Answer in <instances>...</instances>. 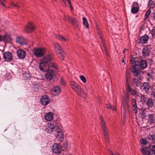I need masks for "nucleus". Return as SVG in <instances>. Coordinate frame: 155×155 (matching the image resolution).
I'll return each mask as SVG.
<instances>
[{
    "label": "nucleus",
    "instance_id": "4d7b16f0",
    "mask_svg": "<svg viewBox=\"0 0 155 155\" xmlns=\"http://www.w3.org/2000/svg\"><path fill=\"white\" fill-rule=\"evenodd\" d=\"M105 54H106V55L107 56H108V52L107 51L106 49H105Z\"/></svg>",
    "mask_w": 155,
    "mask_h": 155
},
{
    "label": "nucleus",
    "instance_id": "7ed1b4c3",
    "mask_svg": "<svg viewBox=\"0 0 155 155\" xmlns=\"http://www.w3.org/2000/svg\"><path fill=\"white\" fill-rule=\"evenodd\" d=\"M54 47L57 53L60 55L59 57L61 60H63L66 56V54L64 51H62L61 48L59 44L58 43H54Z\"/></svg>",
    "mask_w": 155,
    "mask_h": 155
},
{
    "label": "nucleus",
    "instance_id": "20e7f679",
    "mask_svg": "<svg viewBox=\"0 0 155 155\" xmlns=\"http://www.w3.org/2000/svg\"><path fill=\"white\" fill-rule=\"evenodd\" d=\"M46 50L45 48H35L33 50L34 54L37 58L42 56L45 53Z\"/></svg>",
    "mask_w": 155,
    "mask_h": 155
},
{
    "label": "nucleus",
    "instance_id": "cd10ccee",
    "mask_svg": "<svg viewBox=\"0 0 155 155\" xmlns=\"http://www.w3.org/2000/svg\"><path fill=\"white\" fill-rule=\"evenodd\" d=\"M132 105L133 107L134 108L133 110V111L135 113H137V105L136 103V101L135 99H133L132 101Z\"/></svg>",
    "mask_w": 155,
    "mask_h": 155
},
{
    "label": "nucleus",
    "instance_id": "680f3d73",
    "mask_svg": "<svg viewBox=\"0 0 155 155\" xmlns=\"http://www.w3.org/2000/svg\"><path fill=\"white\" fill-rule=\"evenodd\" d=\"M62 84H63V85H64V84H65V82H64L63 81V82L62 83Z\"/></svg>",
    "mask_w": 155,
    "mask_h": 155
},
{
    "label": "nucleus",
    "instance_id": "412c9836",
    "mask_svg": "<svg viewBox=\"0 0 155 155\" xmlns=\"http://www.w3.org/2000/svg\"><path fill=\"white\" fill-rule=\"evenodd\" d=\"M141 80L138 78H134L133 79L132 84L133 85L139 87L141 84Z\"/></svg>",
    "mask_w": 155,
    "mask_h": 155
},
{
    "label": "nucleus",
    "instance_id": "473e14b6",
    "mask_svg": "<svg viewBox=\"0 0 155 155\" xmlns=\"http://www.w3.org/2000/svg\"><path fill=\"white\" fill-rule=\"evenodd\" d=\"M140 7L138 3L137 2H134L132 6L131 10H139Z\"/></svg>",
    "mask_w": 155,
    "mask_h": 155
},
{
    "label": "nucleus",
    "instance_id": "9d476101",
    "mask_svg": "<svg viewBox=\"0 0 155 155\" xmlns=\"http://www.w3.org/2000/svg\"><path fill=\"white\" fill-rule=\"evenodd\" d=\"M52 92L54 96H56L59 95L61 92V88L59 86H54L52 89Z\"/></svg>",
    "mask_w": 155,
    "mask_h": 155
},
{
    "label": "nucleus",
    "instance_id": "6e6d98bb",
    "mask_svg": "<svg viewBox=\"0 0 155 155\" xmlns=\"http://www.w3.org/2000/svg\"><path fill=\"white\" fill-rule=\"evenodd\" d=\"M28 74V76L25 78V79L30 80V77L29 75H30Z\"/></svg>",
    "mask_w": 155,
    "mask_h": 155
},
{
    "label": "nucleus",
    "instance_id": "864d4df0",
    "mask_svg": "<svg viewBox=\"0 0 155 155\" xmlns=\"http://www.w3.org/2000/svg\"><path fill=\"white\" fill-rule=\"evenodd\" d=\"M138 12V10H131V12L134 14L137 13Z\"/></svg>",
    "mask_w": 155,
    "mask_h": 155
},
{
    "label": "nucleus",
    "instance_id": "13d9d810",
    "mask_svg": "<svg viewBox=\"0 0 155 155\" xmlns=\"http://www.w3.org/2000/svg\"><path fill=\"white\" fill-rule=\"evenodd\" d=\"M2 41V38L1 36L0 35V41Z\"/></svg>",
    "mask_w": 155,
    "mask_h": 155
},
{
    "label": "nucleus",
    "instance_id": "1a4fd4ad",
    "mask_svg": "<svg viewBox=\"0 0 155 155\" xmlns=\"http://www.w3.org/2000/svg\"><path fill=\"white\" fill-rule=\"evenodd\" d=\"M45 127L46 131L50 134L51 133L54 131L55 128L54 124L51 123L47 124Z\"/></svg>",
    "mask_w": 155,
    "mask_h": 155
},
{
    "label": "nucleus",
    "instance_id": "9b49d317",
    "mask_svg": "<svg viewBox=\"0 0 155 155\" xmlns=\"http://www.w3.org/2000/svg\"><path fill=\"white\" fill-rule=\"evenodd\" d=\"M13 57L12 53L8 51H6L3 54V58L6 61L10 62L12 59Z\"/></svg>",
    "mask_w": 155,
    "mask_h": 155
},
{
    "label": "nucleus",
    "instance_id": "de8ad7c7",
    "mask_svg": "<svg viewBox=\"0 0 155 155\" xmlns=\"http://www.w3.org/2000/svg\"><path fill=\"white\" fill-rule=\"evenodd\" d=\"M67 1L68 2L70 5V8H71V10H73V7L71 5V1L70 0H67Z\"/></svg>",
    "mask_w": 155,
    "mask_h": 155
},
{
    "label": "nucleus",
    "instance_id": "e2e57ef3",
    "mask_svg": "<svg viewBox=\"0 0 155 155\" xmlns=\"http://www.w3.org/2000/svg\"><path fill=\"white\" fill-rule=\"evenodd\" d=\"M122 62H124V60H122Z\"/></svg>",
    "mask_w": 155,
    "mask_h": 155
},
{
    "label": "nucleus",
    "instance_id": "f8f14e48",
    "mask_svg": "<svg viewBox=\"0 0 155 155\" xmlns=\"http://www.w3.org/2000/svg\"><path fill=\"white\" fill-rule=\"evenodd\" d=\"M152 87L150 85V83L147 82L143 83L140 87V89L141 90L146 92L148 91Z\"/></svg>",
    "mask_w": 155,
    "mask_h": 155
},
{
    "label": "nucleus",
    "instance_id": "0eeeda50",
    "mask_svg": "<svg viewBox=\"0 0 155 155\" xmlns=\"http://www.w3.org/2000/svg\"><path fill=\"white\" fill-rule=\"evenodd\" d=\"M137 65L135 64L134 65H133L131 67V72L136 76H138V75L142 74H143V72L139 68H137Z\"/></svg>",
    "mask_w": 155,
    "mask_h": 155
},
{
    "label": "nucleus",
    "instance_id": "2eb2a0df",
    "mask_svg": "<svg viewBox=\"0 0 155 155\" xmlns=\"http://www.w3.org/2000/svg\"><path fill=\"white\" fill-rule=\"evenodd\" d=\"M54 75V73L53 71L51 70H49L47 71L45 77L47 80L50 81L52 79Z\"/></svg>",
    "mask_w": 155,
    "mask_h": 155
},
{
    "label": "nucleus",
    "instance_id": "09e8293b",
    "mask_svg": "<svg viewBox=\"0 0 155 155\" xmlns=\"http://www.w3.org/2000/svg\"><path fill=\"white\" fill-rule=\"evenodd\" d=\"M67 1L68 2L70 5V8H71V10H73V7L71 5V1L70 0H67Z\"/></svg>",
    "mask_w": 155,
    "mask_h": 155
},
{
    "label": "nucleus",
    "instance_id": "c85d7f7f",
    "mask_svg": "<svg viewBox=\"0 0 155 155\" xmlns=\"http://www.w3.org/2000/svg\"><path fill=\"white\" fill-rule=\"evenodd\" d=\"M150 50L147 47H145L143 48L142 53L143 56L146 57L148 56L149 54Z\"/></svg>",
    "mask_w": 155,
    "mask_h": 155
},
{
    "label": "nucleus",
    "instance_id": "bf43d9fd",
    "mask_svg": "<svg viewBox=\"0 0 155 155\" xmlns=\"http://www.w3.org/2000/svg\"><path fill=\"white\" fill-rule=\"evenodd\" d=\"M127 50V49H124L123 50V53H124L125 52V51H126Z\"/></svg>",
    "mask_w": 155,
    "mask_h": 155
},
{
    "label": "nucleus",
    "instance_id": "f3484780",
    "mask_svg": "<svg viewBox=\"0 0 155 155\" xmlns=\"http://www.w3.org/2000/svg\"><path fill=\"white\" fill-rule=\"evenodd\" d=\"M122 105L123 108V111L124 117H125L126 116L125 114L127 112V110L129 109V106L128 103L127 101H123L122 103Z\"/></svg>",
    "mask_w": 155,
    "mask_h": 155
},
{
    "label": "nucleus",
    "instance_id": "ddd939ff",
    "mask_svg": "<svg viewBox=\"0 0 155 155\" xmlns=\"http://www.w3.org/2000/svg\"><path fill=\"white\" fill-rule=\"evenodd\" d=\"M65 20L71 22L75 27H78V21L74 18H72L69 16L65 17Z\"/></svg>",
    "mask_w": 155,
    "mask_h": 155
},
{
    "label": "nucleus",
    "instance_id": "b1692460",
    "mask_svg": "<svg viewBox=\"0 0 155 155\" xmlns=\"http://www.w3.org/2000/svg\"><path fill=\"white\" fill-rule=\"evenodd\" d=\"M73 89L76 92L78 95H80L82 93L81 87L78 84L76 85Z\"/></svg>",
    "mask_w": 155,
    "mask_h": 155
},
{
    "label": "nucleus",
    "instance_id": "6e6552de",
    "mask_svg": "<svg viewBox=\"0 0 155 155\" xmlns=\"http://www.w3.org/2000/svg\"><path fill=\"white\" fill-rule=\"evenodd\" d=\"M101 123L102 126V130L103 131L105 139L106 140L108 139V136L107 135V131L106 128V126L105 123L103 120V119L101 116L100 117Z\"/></svg>",
    "mask_w": 155,
    "mask_h": 155
},
{
    "label": "nucleus",
    "instance_id": "4be33fe9",
    "mask_svg": "<svg viewBox=\"0 0 155 155\" xmlns=\"http://www.w3.org/2000/svg\"><path fill=\"white\" fill-rule=\"evenodd\" d=\"M141 152L143 155H150L149 148L146 147H144L142 148Z\"/></svg>",
    "mask_w": 155,
    "mask_h": 155
},
{
    "label": "nucleus",
    "instance_id": "8fccbe9b",
    "mask_svg": "<svg viewBox=\"0 0 155 155\" xmlns=\"http://www.w3.org/2000/svg\"><path fill=\"white\" fill-rule=\"evenodd\" d=\"M151 94L152 96L155 98V89L152 91Z\"/></svg>",
    "mask_w": 155,
    "mask_h": 155
},
{
    "label": "nucleus",
    "instance_id": "2f4dec72",
    "mask_svg": "<svg viewBox=\"0 0 155 155\" xmlns=\"http://www.w3.org/2000/svg\"><path fill=\"white\" fill-rule=\"evenodd\" d=\"M148 122L152 124L155 122V119L153 114H150L148 116Z\"/></svg>",
    "mask_w": 155,
    "mask_h": 155
},
{
    "label": "nucleus",
    "instance_id": "5701e85b",
    "mask_svg": "<svg viewBox=\"0 0 155 155\" xmlns=\"http://www.w3.org/2000/svg\"><path fill=\"white\" fill-rule=\"evenodd\" d=\"M16 42L17 43H18L20 45H23L26 44V42L25 40L22 37H19L16 38Z\"/></svg>",
    "mask_w": 155,
    "mask_h": 155
},
{
    "label": "nucleus",
    "instance_id": "39448f33",
    "mask_svg": "<svg viewBox=\"0 0 155 155\" xmlns=\"http://www.w3.org/2000/svg\"><path fill=\"white\" fill-rule=\"evenodd\" d=\"M55 132L56 133L55 136L59 141H62L64 139V136L62 130L58 126H55Z\"/></svg>",
    "mask_w": 155,
    "mask_h": 155
},
{
    "label": "nucleus",
    "instance_id": "aec40b11",
    "mask_svg": "<svg viewBox=\"0 0 155 155\" xmlns=\"http://www.w3.org/2000/svg\"><path fill=\"white\" fill-rule=\"evenodd\" d=\"M52 59V58L51 56L49 55H46L42 58L41 61L44 63L49 64L50 62H51V60Z\"/></svg>",
    "mask_w": 155,
    "mask_h": 155
},
{
    "label": "nucleus",
    "instance_id": "603ef678",
    "mask_svg": "<svg viewBox=\"0 0 155 155\" xmlns=\"http://www.w3.org/2000/svg\"><path fill=\"white\" fill-rule=\"evenodd\" d=\"M110 110H116V107L114 106H111V107Z\"/></svg>",
    "mask_w": 155,
    "mask_h": 155
},
{
    "label": "nucleus",
    "instance_id": "49530a36",
    "mask_svg": "<svg viewBox=\"0 0 155 155\" xmlns=\"http://www.w3.org/2000/svg\"><path fill=\"white\" fill-rule=\"evenodd\" d=\"M111 106L112 105L110 104H107L106 105V107L107 109H110Z\"/></svg>",
    "mask_w": 155,
    "mask_h": 155
},
{
    "label": "nucleus",
    "instance_id": "f03ea898",
    "mask_svg": "<svg viewBox=\"0 0 155 155\" xmlns=\"http://www.w3.org/2000/svg\"><path fill=\"white\" fill-rule=\"evenodd\" d=\"M40 63L39 65V68L40 70L43 71H46L48 68H51L54 70L55 72H58L57 65L53 62H50L49 64L44 63L40 61Z\"/></svg>",
    "mask_w": 155,
    "mask_h": 155
},
{
    "label": "nucleus",
    "instance_id": "58836bf2",
    "mask_svg": "<svg viewBox=\"0 0 155 155\" xmlns=\"http://www.w3.org/2000/svg\"><path fill=\"white\" fill-rule=\"evenodd\" d=\"M150 13L151 10H147L145 15V18L144 20H146L148 17Z\"/></svg>",
    "mask_w": 155,
    "mask_h": 155
},
{
    "label": "nucleus",
    "instance_id": "c9c22d12",
    "mask_svg": "<svg viewBox=\"0 0 155 155\" xmlns=\"http://www.w3.org/2000/svg\"><path fill=\"white\" fill-rule=\"evenodd\" d=\"M77 84L74 81H71L70 82V85L72 89H74Z\"/></svg>",
    "mask_w": 155,
    "mask_h": 155
},
{
    "label": "nucleus",
    "instance_id": "f257e3e1",
    "mask_svg": "<svg viewBox=\"0 0 155 155\" xmlns=\"http://www.w3.org/2000/svg\"><path fill=\"white\" fill-rule=\"evenodd\" d=\"M142 57L139 56V57L133 58V55L130 56V63L131 64H134L138 66L139 65L140 68L142 69H144L147 66V63L145 60H142Z\"/></svg>",
    "mask_w": 155,
    "mask_h": 155
},
{
    "label": "nucleus",
    "instance_id": "c756f323",
    "mask_svg": "<svg viewBox=\"0 0 155 155\" xmlns=\"http://www.w3.org/2000/svg\"><path fill=\"white\" fill-rule=\"evenodd\" d=\"M55 37L63 41H66L68 40V38H66L64 37L61 35H55Z\"/></svg>",
    "mask_w": 155,
    "mask_h": 155
},
{
    "label": "nucleus",
    "instance_id": "a19ab883",
    "mask_svg": "<svg viewBox=\"0 0 155 155\" xmlns=\"http://www.w3.org/2000/svg\"><path fill=\"white\" fill-rule=\"evenodd\" d=\"M130 72L129 71L127 70L126 71V77H127V78H126V80L127 81L128 80H129V75L130 74Z\"/></svg>",
    "mask_w": 155,
    "mask_h": 155
},
{
    "label": "nucleus",
    "instance_id": "ea45409f",
    "mask_svg": "<svg viewBox=\"0 0 155 155\" xmlns=\"http://www.w3.org/2000/svg\"><path fill=\"white\" fill-rule=\"evenodd\" d=\"M141 143L142 144L146 145L147 144V141L144 139H141L140 140Z\"/></svg>",
    "mask_w": 155,
    "mask_h": 155
},
{
    "label": "nucleus",
    "instance_id": "0e129e2a",
    "mask_svg": "<svg viewBox=\"0 0 155 155\" xmlns=\"http://www.w3.org/2000/svg\"><path fill=\"white\" fill-rule=\"evenodd\" d=\"M62 155H66V154H64H64H62Z\"/></svg>",
    "mask_w": 155,
    "mask_h": 155
},
{
    "label": "nucleus",
    "instance_id": "dca6fc26",
    "mask_svg": "<svg viewBox=\"0 0 155 155\" xmlns=\"http://www.w3.org/2000/svg\"><path fill=\"white\" fill-rule=\"evenodd\" d=\"M49 101V98L47 95L43 96L40 99V101L41 104L44 105H48Z\"/></svg>",
    "mask_w": 155,
    "mask_h": 155
},
{
    "label": "nucleus",
    "instance_id": "c03bdc74",
    "mask_svg": "<svg viewBox=\"0 0 155 155\" xmlns=\"http://www.w3.org/2000/svg\"><path fill=\"white\" fill-rule=\"evenodd\" d=\"M140 114L141 116L144 117L145 114L144 111L143 110H140Z\"/></svg>",
    "mask_w": 155,
    "mask_h": 155
},
{
    "label": "nucleus",
    "instance_id": "5fc2aeb1",
    "mask_svg": "<svg viewBox=\"0 0 155 155\" xmlns=\"http://www.w3.org/2000/svg\"><path fill=\"white\" fill-rule=\"evenodd\" d=\"M61 2L65 6H66V2L65 1V0H61Z\"/></svg>",
    "mask_w": 155,
    "mask_h": 155
},
{
    "label": "nucleus",
    "instance_id": "72a5a7b5",
    "mask_svg": "<svg viewBox=\"0 0 155 155\" xmlns=\"http://www.w3.org/2000/svg\"><path fill=\"white\" fill-rule=\"evenodd\" d=\"M147 105L149 107H152L154 105V103L151 98L149 99L147 101Z\"/></svg>",
    "mask_w": 155,
    "mask_h": 155
},
{
    "label": "nucleus",
    "instance_id": "423d86ee",
    "mask_svg": "<svg viewBox=\"0 0 155 155\" xmlns=\"http://www.w3.org/2000/svg\"><path fill=\"white\" fill-rule=\"evenodd\" d=\"M52 149L53 152L55 154H58L61 153L62 148L60 144L55 143L52 147Z\"/></svg>",
    "mask_w": 155,
    "mask_h": 155
},
{
    "label": "nucleus",
    "instance_id": "e433bc0d",
    "mask_svg": "<svg viewBox=\"0 0 155 155\" xmlns=\"http://www.w3.org/2000/svg\"><path fill=\"white\" fill-rule=\"evenodd\" d=\"M148 138L150 140L151 139L153 142L154 143H155V134L150 136V137H148Z\"/></svg>",
    "mask_w": 155,
    "mask_h": 155
},
{
    "label": "nucleus",
    "instance_id": "4468645a",
    "mask_svg": "<svg viewBox=\"0 0 155 155\" xmlns=\"http://www.w3.org/2000/svg\"><path fill=\"white\" fill-rule=\"evenodd\" d=\"M16 53L18 58L20 59H23L25 56L26 52L23 50L18 49Z\"/></svg>",
    "mask_w": 155,
    "mask_h": 155
},
{
    "label": "nucleus",
    "instance_id": "a211bd4d",
    "mask_svg": "<svg viewBox=\"0 0 155 155\" xmlns=\"http://www.w3.org/2000/svg\"><path fill=\"white\" fill-rule=\"evenodd\" d=\"M35 29V27L33 24L31 23H29L25 28V31L26 32H31L33 31Z\"/></svg>",
    "mask_w": 155,
    "mask_h": 155
},
{
    "label": "nucleus",
    "instance_id": "79ce46f5",
    "mask_svg": "<svg viewBox=\"0 0 155 155\" xmlns=\"http://www.w3.org/2000/svg\"><path fill=\"white\" fill-rule=\"evenodd\" d=\"M11 5L13 7H16L17 9H18L19 8V6H18V5L16 4H15L13 2H12L11 3Z\"/></svg>",
    "mask_w": 155,
    "mask_h": 155
},
{
    "label": "nucleus",
    "instance_id": "a18cd8bd",
    "mask_svg": "<svg viewBox=\"0 0 155 155\" xmlns=\"http://www.w3.org/2000/svg\"><path fill=\"white\" fill-rule=\"evenodd\" d=\"M151 33L153 37L155 36V28L153 29Z\"/></svg>",
    "mask_w": 155,
    "mask_h": 155
},
{
    "label": "nucleus",
    "instance_id": "6ab92c4d",
    "mask_svg": "<svg viewBox=\"0 0 155 155\" xmlns=\"http://www.w3.org/2000/svg\"><path fill=\"white\" fill-rule=\"evenodd\" d=\"M45 119L48 121H50L52 120L54 118L53 113L48 112L46 113L44 116Z\"/></svg>",
    "mask_w": 155,
    "mask_h": 155
},
{
    "label": "nucleus",
    "instance_id": "f704fd0d",
    "mask_svg": "<svg viewBox=\"0 0 155 155\" xmlns=\"http://www.w3.org/2000/svg\"><path fill=\"white\" fill-rule=\"evenodd\" d=\"M83 24L87 28H88L89 25H88V22L87 19L84 17L83 18Z\"/></svg>",
    "mask_w": 155,
    "mask_h": 155
},
{
    "label": "nucleus",
    "instance_id": "4c0bfd02",
    "mask_svg": "<svg viewBox=\"0 0 155 155\" xmlns=\"http://www.w3.org/2000/svg\"><path fill=\"white\" fill-rule=\"evenodd\" d=\"M81 80L84 83L86 82L87 80L86 78L83 75H81L80 77Z\"/></svg>",
    "mask_w": 155,
    "mask_h": 155
},
{
    "label": "nucleus",
    "instance_id": "052dcab7",
    "mask_svg": "<svg viewBox=\"0 0 155 155\" xmlns=\"http://www.w3.org/2000/svg\"><path fill=\"white\" fill-rule=\"evenodd\" d=\"M153 17V18L155 19V13L154 14Z\"/></svg>",
    "mask_w": 155,
    "mask_h": 155
},
{
    "label": "nucleus",
    "instance_id": "37998d69",
    "mask_svg": "<svg viewBox=\"0 0 155 155\" xmlns=\"http://www.w3.org/2000/svg\"><path fill=\"white\" fill-rule=\"evenodd\" d=\"M151 150L152 153L155 155V145L152 146Z\"/></svg>",
    "mask_w": 155,
    "mask_h": 155
},
{
    "label": "nucleus",
    "instance_id": "7c9ffc66",
    "mask_svg": "<svg viewBox=\"0 0 155 155\" xmlns=\"http://www.w3.org/2000/svg\"><path fill=\"white\" fill-rule=\"evenodd\" d=\"M2 38V41H4L6 42H9L11 40L10 36L8 35H4Z\"/></svg>",
    "mask_w": 155,
    "mask_h": 155
},
{
    "label": "nucleus",
    "instance_id": "bb28decb",
    "mask_svg": "<svg viewBox=\"0 0 155 155\" xmlns=\"http://www.w3.org/2000/svg\"><path fill=\"white\" fill-rule=\"evenodd\" d=\"M149 9L155 8V3L153 0H149L147 5Z\"/></svg>",
    "mask_w": 155,
    "mask_h": 155
},
{
    "label": "nucleus",
    "instance_id": "3c124183",
    "mask_svg": "<svg viewBox=\"0 0 155 155\" xmlns=\"http://www.w3.org/2000/svg\"><path fill=\"white\" fill-rule=\"evenodd\" d=\"M4 2H5V0H0L1 5L4 7Z\"/></svg>",
    "mask_w": 155,
    "mask_h": 155
},
{
    "label": "nucleus",
    "instance_id": "393cba45",
    "mask_svg": "<svg viewBox=\"0 0 155 155\" xmlns=\"http://www.w3.org/2000/svg\"><path fill=\"white\" fill-rule=\"evenodd\" d=\"M149 39V37L147 35H145L140 38V42L143 44L146 43Z\"/></svg>",
    "mask_w": 155,
    "mask_h": 155
},
{
    "label": "nucleus",
    "instance_id": "a878e982",
    "mask_svg": "<svg viewBox=\"0 0 155 155\" xmlns=\"http://www.w3.org/2000/svg\"><path fill=\"white\" fill-rule=\"evenodd\" d=\"M126 90L128 92H130L131 95H135L136 94L137 91L136 90L132 89L129 85H127L126 87Z\"/></svg>",
    "mask_w": 155,
    "mask_h": 155
}]
</instances>
